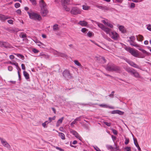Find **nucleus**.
Masks as SVG:
<instances>
[{
  "label": "nucleus",
  "mask_w": 151,
  "mask_h": 151,
  "mask_svg": "<svg viewBox=\"0 0 151 151\" xmlns=\"http://www.w3.org/2000/svg\"><path fill=\"white\" fill-rule=\"evenodd\" d=\"M28 14L31 19H33L34 20H37L39 21H40L42 19V18L41 15L37 13L28 12Z\"/></svg>",
  "instance_id": "1"
},
{
  "label": "nucleus",
  "mask_w": 151,
  "mask_h": 151,
  "mask_svg": "<svg viewBox=\"0 0 151 151\" xmlns=\"http://www.w3.org/2000/svg\"><path fill=\"white\" fill-rule=\"evenodd\" d=\"M106 69L107 70L110 71H120V68L119 67L112 63L108 64Z\"/></svg>",
  "instance_id": "2"
},
{
  "label": "nucleus",
  "mask_w": 151,
  "mask_h": 151,
  "mask_svg": "<svg viewBox=\"0 0 151 151\" xmlns=\"http://www.w3.org/2000/svg\"><path fill=\"white\" fill-rule=\"evenodd\" d=\"M128 51L134 57L141 58H144L145 57L144 55L139 56V52L137 50L133 48L129 47L128 48Z\"/></svg>",
  "instance_id": "3"
},
{
  "label": "nucleus",
  "mask_w": 151,
  "mask_h": 151,
  "mask_svg": "<svg viewBox=\"0 0 151 151\" xmlns=\"http://www.w3.org/2000/svg\"><path fill=\"white\" fill-rule=\"evenodd\" d=\"M70 12L71 14L77 15L81 14L82 10L77 7H74L72 8Z\"/></svg>",
  "instance_id": "4"
},
{
  "label": "nucleus",
  "mask_w": 151,
  "mask_h": 151,
  "mask_svg": "<svg viewBox=\"0 0 151 151\" xmlns=\"http://www.w3.org/2000/svg\"><path fill=\"white\" fill-rule=\"evenodd\" d=\"M111 38L114 40H118L119 37V36L118 34L114 31L111 32L109 35Z\"/></svg>",
  "instance_id": "5"
},
{
  "label": "nucleus",
  "mask_w": 151,
  "mask_h": 151,
  "mask_svg": "<svg viewBox=\"0 0 151 151\" xmlns=\"http://www.w3.org/2000/svg\"><path fill=\"white\" fill-rule=\"evenodd\" d=\"M125 60L127 63L129 64L132 66L139 69H140L139 66L134 62L132 61H130L126 58L125 59Z\"/></svg>",
  "instance_id": "6"
},
{
  "label": "nucleus",
  "mask_w": 151,
  "mask_h": 151,
  "mask_svg": "<svg viewBox=\"0 0 151 151\" xmlns=\"http://www.w3.org/2000/svg\"><path fill=\"white\" fill-rule=\"evenodd\" d=\"M70 132L74 135L80 141H82V138L76 132L72 129H70Z\"/></svg>",
  "instance_id": "7"
},
{
  "label": "nucleus",
  "mask_w": 151,
  "mask_h": 151,
  "mask_svg": "<svg viewBox=\"0 0 151 151\" xmlns=\"http://www.w3.org/2000/svg\"><path fill=\"white\" fill-rule=\"evenodd\" d=\"M63 75L64 77L67 79L71 78V76L70 72L67 70H65L63 71Z\"/></svg>",
  "instance_id": "8"
},
{
  "label": "nucleus",
  "mask_w": 151,
  "mask_h": 151,
  "mask_svg": "<svg viewBox=\"0 0 151 151\" xmlns=\"http://www.w3.org/2000/svg\"><path fill=\"white\" fill-rule=\"evenodd\" d=\"M48 13V11L46 8L41 9L40 13L42 17H46Z\"/></svg>",
  "instance_id": "9"
},
{
  "label": "nucleus",
  "mask_w": 151,
  "mask_h": 151,
  "mask_svg": "<svg viewBox=\"0 0 151 151\" xmlns=\"http://www.w3.org/2000/svg\"><path fill=\"white\" fill-rule=\"evenodd\" d=\"M0 140L1 143L2 145L5 147H6L8 148H11L10 145L4 139L2 138H0Z\"/></svg>",
  "instance_id": "10"
},
{
  "label": "nucleus",
  "mask_w": 151,
  "mask_h": 151,
  "mask_svg": "<svg viewBox=\"0 0 151 151\" xmlns=\"http://www.w3.org/2000/svg\"><path fill=\"white\" fill-rule=\"evenodd\" d=\"M39 3L41 9L46 8L47 4L44 0H40Z\"/></svg>",
  "instance_id": "11"
},
{
  "label": "nucleus",
  "mask_w": 151,
  "mask_h": 151,
  "mask_svg": "<svg viewBox=\"0 0 151 151\" xmlns=\"http://www.w3.org/2000/svg\"><path fill=\"white\" fill-rule=\"evenodd\" d=\"M132 75H133L134 77L136 78H141V76L139 73L134 69H133V71L132 74Z\"/></svg>",
  "instance_id": "12"
},
{
  "label": "nucleus",
  "mask_w": 151,
  "mask_h": 151,
  "mask_svg": "<svg viewBox=\"0 0 151 151\" xmlns=\"http://www.w3.org/2000/svg\"><path fill=\"white\" fill-rule=\"evenodd\" d=\"M10 18L7 16H5L4 15L0 14V20L4 21Z\"/></svg>",
  "instance_id": "13"
},
{
  "label": "nucleus",
  "mask_w": 151,
  "mask_h": 151,
  "mask_svg": "<svg viewBox=\"0 0 151 151\" xmlns=\"http://www.w3.org/2000/svg\"><path fill=\"white\" fill-rule=\"evenodd\" d=\"M71 0H61L62 5H68L70 4Z\"/></svg>",
  "instance_id": "14"
},
{
  "label": "nucleus",
  "mask_w": 151,
  "mask_h": 151,
  "mask_svg": "<svg viewBox=\"0 0 151 151\" xmlns=\"http://www.w3.org/2000/svg\"><path fill=\"white\" fill-rule=\"evenodd\" d=\"M96 6L99 9H101L104 10H107L109 9V8L106 6H101L97 5Z\"/></svg>",
  "instance_id": "15"
},
{
  "label": "nucleus",
  "mask_w": 151,
  "mask_h": 151,
  "mask_svg": "<svg viewBox=\"0 0 151 151\" xmlns=\"http://www.w3.org/2000/svg\"><path fill=\"white\" fill-rule=\"evenodd\" d=\"M129 42L131 45L134 46L137 48L140 47V46L137 44L134 41H129Z\"/></svg>",
  "instance_id": "16"
},
{
  "label": "nucleus",
  "mask_w": 151,
  "mask_h": 151,
  "mask_svg": "<svg viewBox=\"0 0 151 151\" xmlns=\"http://www.w3.org/2000/svg\"><path fill=\"white\" fill-rule=\"evenodd\" d=\"M94 22V24L95 23L97 24L98 27L101 29L102 30L104 29V27H105L102 24L99 23L98 22H97L96 21H93Z\"/></svg>",
  "instance_id": "17"
},
{
  "label": "nucleus",
  "mask_w": 151,
  "mask_h": 151,
  "mask_svg": "<svg viewBox=\"0 0 151 151\" xmlns=\"http://www.w3.org/2000/svg\"><path fill=\"white\" fill-rule=\"evenodd\" d=\"M99 63H106V60L103 57L100 58L98 60Z\"/></svg>",
  "instance_id": "18"
},
{
  "label": "nucleus",
  "mask_w": 151,
  "mask_h": 151,
  "mask_svg": "<svg viewBox=\"0 0 151 151\" xmlns=\"http://www.w3.org/2000/svg\"><path fill=\"white\" fill-rule=\"evenodd\" d=\"M64 119V117H62L58 120L56 124V126L57 127H59L60 124L62 123Z\"/></svg>",
  "instance_id": "19"
},
{
  "label": "nucleus",
  "mask_w": 151,
  "mask_h": 151,
  "mask_svg": "<svg viewBox=\"0 0 151 151\" xmlns=\"http://www.w3.org/2000/svg\"><path fill=\"white\" fill-rule=\"evenodd\" d=\"M78 24L83 26H86L87 24V23L84 21H80L78 22Z\"/></svg>",
  "instance_id": "20"
},
{
  "label": "nucleus",
  "mask_w": 151,
  "mask_h": 151,
  "mask_svg": "<svg viewBox=\"0 0 151 151\" xmlns=\"http://www.w3.org/2000/svg\"><path fill=\"white\" fill-rule=\"evenodd\" d=\"M104 32H105L107 34H110V32L111 31V29L108 28L106 27H104V29H103Z\"/></svg>",
  "instance_id": "21"
},
{
  "label": "nucleus",
  "mask_w": 151,
  "mask_h": 151,
  "mask_svg": "<svg viewBox=\"0 0 151 151\" xmlns=\"http://www.w3.org/2000/svg\"><path fill=\"white\" fill-rule=\"evenodd\" d=\"M137 40L139 41H142L143 40V37L141 35H139L138 36H136Z\"/></svg>",
  "instance_id": "22"
},
{
  "label": "nucleus",
  "mask_w": 151,
  "mask_h": 151,
  "mask_svg": "<svg viewBox=\"0 0 151 151\" xmlns=\"http://www.w3.org/2000/svg\"><path fill=\"white\" fill-rule=\"evenodd\" d=\"M23 75L26 79H28L29 78V75L26 71H23Z\"/></svg>",
  "instance_id": "23"
},
{
  "label": "nucleus",
  "mask_w": 151,
  "mask_h": 151,
  "mask_svg": "<svg viewBox=\"0 0 151 151\" xmlns=\"http://www.w3.org/2000/svg\"><path fill=\"white\" fill-rule=\"evenodd\" d=\"M9 47V43L6 42H2L1 47H4L5 48H7Z\"/></svg>",
  "instance_id": "24"
},
{
  "label": "nucleus",
  "mask_w": 151,
  "mask_h": 151,
  "mask_svg": "<svg viewBox=\"0 0 151 151\" xmlns=\"http://www.w3.org/2000/svg\"><path fill=\"white\" fill-rule=\"evenodd\" d=\"M60 57L65 58H67L68 57L67 55H66L65 54L62 52H60V53H58V56Z\"/></svg>",
  "instance_id": "25"
},
{
  "label": "nucleus",
  "mask_w": 151,
  "mask_h": 151,
  "mask_svg": "<svg viewBox=\"0 0 151 151\" xmlns=\"http://www.w3.org/2000/svg\"><path fill=\"white\" fill-rule=\"evenodd\" d=\"M59 136L63 140H64L65 139V137L64 134L61 132H59L58 133Z\"/></svg>",
  "instance_id": "26"
},
{
  "label": "nucleus",
  "mask_w": 151,
  "mask_h": 151,
  "mask_svg": "<svg viewBox=\"0 0 151 151\" xmlns=\"http://www.w3.org/2000/svg\"><path fill=\"white\" fill-rule=\"evenodd\" d=\"M119 29L120 31L122 33H124L126 31L124 27L122 26H120L119 27Z\"/></svg>",
  "instance_id": "27"
},
{
  "label": "nucleus",
  "mask_w": 151,
  "mask_h": 151,
  "mask_svg": "<svg viewBox=\"0 0 151 151\" xmlns=\"http://www.w3.org/2000/svg\"><path fill=\"white\" fill-rule=\"evenodd\" d=\"M99 106H100L101 107H102L104 108H109L111 109H113L114 108L113 107H110L108 106L106 104H101L99 105Z\"/></svg>",
  "instance_id": "28"
},
{
  "label": "nucleus",
  "mask_w": 151,
  "mask_h": 151,
  "mask_svg": "<svg viewBox=\"0 0 151 151\" xmlns=\"http://www.w3.org/2000/svg\"><path fill=\"white\" fill-rule=\"evenodd\" d=\"M138 49L139 50L142 51L144 54H146L147 55H149L150 53L145 50L141 48H139Z\"/></svg>",
  "instance_id": "29"
},
{
  "label": "nucleus",
  "mask_w": 151,
  "mask_h": 151,
  "mask_svg": "<svg viewBox=\"0 0 151 151\" xmlns=\"http://www.w3.org/2000/svg\"><path fill=\"white\" fill-rule=\"evenodd\" d=\"M90 6H88L86 4L84 5L83 6V9L84 10H88L90 9Z\"/></svg>",
  "instance_id": "30"
},
{
  "label": "nucleus",
  "mask_w": 151,
  "mask_h": 151,
  "mask_svg": "<svg viewBox=\"0 0 151 151\" xmlns=\"http://www.w3.org/2000/svg\"><path fill=\"white\" fill-rule=\"evenodd\" d=\"M19 37L22 38H26L27 37V35L25 33L22 32L19 35Z\"/></svg>",
  "instance_id": "31"
},
{
  "label": "nucleus",
  "mask_w": 151,
  "mask_h": 151,
  "mask_svg": "<svg viewBox=\"0 0 151 151\" xmlns=\"http://www.w3.org/2000/svg\"><path fill=\"white\" fill-rule=\"evenodd\" d=\"M74 62L75 64L77 66L80 67H82L81 64L78 60H74Z\"/></svg>",
  "instance_id": "32"
},
{
  "label": "nucleus",
  "mask_w": 151,
  "mask_h": 151,
  "mask_svg": "<svg viewBox=\"0 0 151 151\" xmlns=\"http://www.w3.org/2000/svg\"><path fill=\"white\" fill-rule=\"evenodd\" d=\"M63 8L66 11H69L70 10V8L68 7L66 5H62Z\"/></svg>",
  "instance_id": "33"
},
{
  "label": "nucleus",
  "mask_w": 151,
  "mask_h": 151,
  "mask_svg": "<svg viewBox=\"0 0 151 151\" xmlns=\"http://www.w3.org/2000/svg\"><path fill=\"white\" fill-rule=\"evenodd\" d=\"M58 25L57 24H55L53 27V29L54 31L58 30L59 29Z\"/></svg>",
  "instance_id": "34"
},
{
  "label": "nucleus",
  "mask_w": 151,
  "mask_h": 151,
  "mask_svg": "<svg viewBox=\"0 0 151 151\" xmlns=\"http://www.w3.org/2000/svg\"><path fill=\"white\" fill-rule=\"evenodd\" d=\"M15 55H16L18 57L22 59V60H23L24 59V57L22 55L19 54H15Z\"/></svg>",
  "instance_id": "35"
},
{
  "label": "nucleus",
  "mask_w": 151,
  "mask_h": 151,
  "mask_svg": "<svg viewBox=\"0 0 151 151\" xmlns=\"http://www.w3.org/2000/svg\"><path fill=\"white\" fill-rule=\"evenodd\" d=\"M126 70L128 73H130L131 74L133 71V69L132 70L129 68H127L125 69Z\"/></svg>",
  "instance_id": "36"
},
{
  "label": "nucleus",
  "mask_w": 151,
  "mask_h": 151,
  "mask_svg": "<svg viewBox=\"0 0 151 151\" xmlns=\"http://www.w3.org/2000/svg\"><path fill=\"white\" fill-rule=\"evenodd\" d=\"M34 42L35 43L37 44L39 46H40L41 45H43L42 43L40 41H38L37 40H34Z\"/></svg>",
  "instance_id": "37"
},
{
  "label": "nucleus",
  "mask_w": 151,
  "mask_h": 151,
  "mask_svg": "<svg viewBox=\"0 0 151 151\" xmlns=\"http://www.w3.org/2000/svg\"><path fill=\"white\" fill-rule=\"evenodd\" d=\"M88 31V29L85 28H83L81 29V31L83 33H86Z\"/></svg>",
  "instance_id": "38"
},
{
  "label": "nucleus",
  "mask_w": 151,
  "mask_h": 151,
  "mask_svg": "<svg viewBox=\"0 0 151 151\" xmlns=\"http://www.w3.org/2000/svg\"><path fill=\"white\" fill-rule=\"evenodd\" d=\"M129 39H130V40H128L129 41H134L135 39V38L134 36H132L130 37H129Z\"/></svg>",
  "instance_id": "39"
},
{
  "label": "nucleus",
  "mask_w": 151,
  "mask_h": 151,
  "mask_svg": "<svg viewBox=\"0 0 151 151\" xmlns=\"http://www.w3.org/2000/svg\"><path fill=\"white\" fill-rule=\"evenodd\" d=\"M93 33L90 31H89L87 34V35L89 37H91L92 36Z\"/></svg>",
  "instance_id": "40"
},
{
  "label": "nucleus",
  "mask_w": 151,
  "mask_h": 151,
  "mask_svg": "<svg viewBox=\"0 0 151 151\" xmlns=\"http://www.w3.org/2000/svg\"><path fill=\"white\" fill-rule=\"evenodd\" d=\"M134 144L135 146H136V147H137L139 145L137 142V139L136 138H134Z\"/></svg>",
  "instance_id": "41"
},
{
  "label": "nucleus",
  "mask_w": 151,
  "mask_h": 151,
  "mask_svg": "<svg viewBox=\"0 0 151 151\" xmlns=\"http://www.w3.org/2000/svg\"><path fill=\"white\" fill-rule=\"evenodd\" d=\"M55 116H54L53 117H49V120L50 121L49 122H51L52 120H54L55 119Z\"/></svg>",
  "instance_id": "42"
},
{
  "label": "nucleus",
  "mask_w": 151,
  "mask_h": 151,
  "mask_svg": "<svg viewBox=\"0 0 151 151\" xmlns=\"http://www.w3.org/2000/svg\"><path fill=\"white\" fill-rule=\"evenodd\" d=\"M77 123L74 120L70 124L71 127H74V124H76Z\"/></svg>",
  "instance_id": "43"
},
{
  "label": "nucleus",
  "mask_w": 151,
  "mask_h": 151,
  "mask_svg": "<svg viewBox=\"0 0 151 151\" xmlns=\"http://www.w3.org/2000/svg\"><path fill=\"white\" fill-rule=\"evenodd\" d=\"M11 63L12 64V65H15L18 68H19V69H20V70H21V69H20V68L19 67L18 64L17 63Z\"/></svg>",
  "instance_id": "44"
},
{
  "label": "nucleus",
  "mask_w": 151,
  "mask_h": 151,
  "mask_svg": "<svg viewBox=\"0 0 151 151\" xmlns=\"http://www.w3.org/2000/svg\"><path fill=\"white\" fill-rule=\"evenodd\" d=\"M124 112L122 111H121L119 110H117V114H118L120 115H123L124 114Z\"/></svg>",
  "instance_id": "45"
},
{
  "label": "nucleus",
  "mask_w": 151,
  "mask_h": 151,
  "mask_svg": "<svg viewBox=\"0 0 151 151\" xmlns=\"http://www.w3.org/2000/svg\"><path fill=\"white\" fill-rule=\"evenodd\" d=\"M14 6L16 8H18L20 6V4L19 3H16L14 5Z\"/></svg>",
  "instance_id": "46"
},
{
  "label": "nucleus",
  "mask_w": 151,
  "mask_h": 151,
  "mask_svg": "<svg viewBox=\"0 0 151 151\" xmlns=\"http://www.w3.org/2000/svg\"><path fill=\"white\" fill-rule=\"evenodd\" d=\"M29 1L32 2L33 5H35L36 4V0H29Z\"/></svg>",
  "instance_id": "47"
},
{
  "label": "nucleus",
  "mask_w": 151,
  "mask_h": 151,
  "mask_svg": "<svg viewBox=\"0 0 151 151\" xmlns=\"http://www.w3.org/2000/svg\"><path fill=\"white\" fill-rule=\"evenodd\" d=\"M135 4L133 3H132L131 4L130 7L131 8H134L135 7Z\"/></svg>",
  "instance_id": "48"
},
{
  "label": "nucleus",
  "mask_w": 151,
  "mask_h": 151,
  "mask_svg": "<svg viewBox=\"0 0 151 151\" xmlns=\"http://www.w3.org/2000/svg\"><path fill=\"white\" fill-rule=\"evenodd\" d=\"M112 130L113 133L115 135H117V131L114 129H112Z\"/></svg>",
  "instance_id": "49"
},
{
  "label": "nucleus",
  "mask_w": 151,
  "mask_h": 151,
  "mask_svg": "<svg viewBox=\"0 0 151 151\" xmlns=\"http://www.w3.org/2000/svg\"><path fill=\"white\" fill-rule=\"evenodd\" d=\"M106 25L111 28H112L113 27V26L112 24L108 22H107Z\"/></svg>",
  "instance_id": "50"
},
{
  "label": "nucleus",
  "mask_w": 151,
  "mask_h": 151,
  "mask_svg": "<svg viewBox=\"0 0 151 151\" xmlns=\"http://www.w3.org/2000/svg\"><path fill=\"white\" fill-rule=\"evenodd\" d=\"M104 124L108 126H110L111 125L110 123L107 122H104Z\"/></svg>",
  "instance_id": "51"
},
{
  "label": "nucleus",
  "mask_w": 151,
  "mask_h": 151,
  "mask_svg": "<svg viewBox=\"0 0 151 151\" xmlns=\"http://www.w3.org/2000/svg\"><path fill=\"white\" fill-rule=\"evenodd\" d=\"M7 22H8V23H9L10 24H13V20H12V19H10L9 20H8L7 21Z\"/></svg>",
  "instance_id": "52"
},
{
  "label": "nucleus",
  "mask_w": 151,
  "mask_h": 151,
  "mask_svg": "<svg viewBox=\"0 0 151 151\" xmlns=\"http://www.w3.org/2000/svg\"><path fill=\"white\" fill-rule=\"evenodd\" d=\"M132 1L134 2H138L142 1L143 0H132Z\"/></svg>",
  "instance_id": "53"
},
{
  "label": "nucleus",
  "mask_w": 151,
  "mask_h": 151,
  "mask_svg": "<svg viewBox=\"0 0 151 151\" xmlns=\"http://www.w3.org/2000/svg\"><path fill=\"white\" fill-rule=\"evenodd\" d=\"M60 52H57V51H54V54L55 55H56L57 56H58V53H60Z\"/></svg>",
  "instance_id": "54"
},
{
  "label": "nucleus",
  "mask_w": 151,
  "mask_h": 151,
  "mask_svg": "<svg viewBox=\"0 0 151 151\" xmlns=\"http://www.w3.org/2000/svg\"><path fill=\"white\" fill-rule=\"evenodd\" d=\"M16 12L19 15H21V11L20 9H18Z\"/></svg>",
  "instance_id": "55"
},
{
  "label": "nucleus",
  "mask_w": 151,
  "mask_h": 151,
  "mask_svg": "<svg viewBox=\"0 0 151 151\" xmlns=\"http://www.w3.org/2000/svg\"><path fill=\"white\" fill-rule=\"evenodd\" d=\"M125 149L126 151H131V148L129 147H127L125 148Z\"/></svg>",
  "instance_id": "56"
},
{
  "label": "nucleus",
  "mask_w": 151,
  "mask_h": 151,
  "mask_svg": "<svg viewBox=\"0 0 151 151\" xmlns=\"http://www.w3.org/2000/svg\"><path fill=\"white\" fill-rule=\"evenodd\" d=\"M47 121H46L44 123H42V125L44 127H46V125L47 123Z\"/></svg>",
  "instance_id": "57"
},
{
  "label": "nucleus",
  "mask_w": 151,
  "mask_h": 151,
  "mask_svg": "<svg viewBox=\"0 0 151 151\" xmlns=\"http://www.w3.org/2000/svg\"><path fill=\"white\" fill-rule=\"evenodd\" d=\"M12 69H13V68H12V66H8V70L9 71H12Z\"/></svg>",
  "instance_id": "58"
},
{
  "label": "nucleus",
  "mask_w": 151,
  "mask_h": 151,
  "mask_svg": "<svg viewBox=\"0 0 151 151\" xmlns=\"http://www.w3.org/2000/svg\"><path fill=\"white\" fill-rule=\"evenodd\" d=\"M147 29L148 30L151 31V26L150 24L147 26Z\"/></svg>",
  "instance_id": "59"
},
{
  "label": "nucleus",
  "mask_w": 151,
  "mask_h": 151,
  "mask_svg": "<svg viewBox=\"0 0 151 151\" xmlns=\"http://www.w3.org/2000/svg\"><path fill=\"white\" fill-rule=\"evenodd\" d=\"M55 148L58 150H59L60 151H63V149H62L61 148H60V147H55Z\"/></svg>",
  "instance_id": "60"
},
{
  "label": "nucleus",
  "mask_w": 151,
  "mask_h": 151,
  "mask_svg": "<svg viewBox=\"0 0 151 151\" xmlns=\"http://www.w3.org/2000/svg\"><path fill=\"white\" fill-rule=\"evenodd\" d=\"M107 147L110 150H112L113 149V147L111 145L108 146H107Z\"/></svg>",
  "instance_id": "61"
},
{
  "label": "nucleus",
  "mask_w": 151,
  "mask_h": 151,
  "mask_svg": "<svg viewBox=\"0 0 151 151\" xmlns=\"http://www.w3.org/2000/svg\"><path fill=\"white\" fill-rule=\"evenodd\" d=\"M22 68L23 70H25V67L24 64H22L21 65Z\"/></svg>",
  "instance_id": "62"
},
{
  "label": "nucleus",
  "mask_w": 151,
  "mask_h": 151,
  "mask_svg": "<svg viewBox=\"0 0 151 151\" xmlns=\"http://www.w3.org/2000/svg\"><path fill=\"white\" fill-rule=\"evenodd\" d=\"M33 51L35 53H37L39 52V51L38 50L35 49L33 50Z\"/></svg>",
  "instance_id": "63"
},
{
  "label": "nucleus",
  "mask_w": 151,
  "mask_h": 151,
  "mask_svg": "<svg viewBox=\"0 0 151 151\" xmlns=\"http://www.w3.org/2000/svg\"><path fill=\"white\" fill-rule=\"evenodd\" d=\"M129 139H126L125 140V145H127V144L129 142Z\"/></svg>",
  "instance_id": "64"
}]
</instances>
